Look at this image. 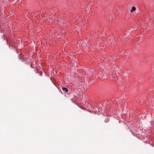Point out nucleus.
<instances>
[{"label": "nucleus", "instance_id": "obj_1", "mask_svg": "<svg viewBox=\"0 0 154 154\" xmlns=\"http://www.w3.org/2000/svg\"><path fill=\"white\" fill-rule=\"evenodd\" d=\"M47 19L48 21L49 22L52 23L55 20V17L53 15H51V16L49 15L48 17V18H47Z\"/></svg>", "mask_w": 154, "mask_h": 154}, {"label": "nucleus", "instance_id": "obj_2", "mask_svg": "<svg viewBox=\"0 0 154 154\" xmlns=\"http://www.w3.org/2000/svg\"><path fill=\"white\" fill-rule=\"evenodd\" d=\"M62 89L63 91H64L65 92H67L68 91V89L65 87H62Z\"/></svg>", "mask_w": 154, "mask_h": 154}, {"label": "nucleus", "instance_id": "obj_3", "mask_svg": "<svg viewBox=\"0 0 154 154\" xmlns=\"http://www.w3.org/2000/svg\"><path fill=\"white\" fill-rule=\"evenodd\" d=\"M136 8L134 7H133L132 8L131 10V12H132L133 11H135L136 10Z\"/></svg>", "mask_w": 154, "mask_h": 154}]
</instances>
